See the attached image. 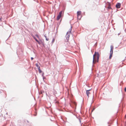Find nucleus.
Listing matches in <instances>:
<instances>
[{"instance_id":"f257e3e1","label":"nucleus","mask_w":126,"mask_h":126,"mask_svg":"<svg viewBox=\"0 0 126 126\" xmlns=\"http://www.w3.org/2000/svg\"><path fill=\"white\" fill-rule=\"evenodd\" d=\"M99 54L98 52H95L93 55V63H95L96 62H98Z\"/></svg>"},{"instance_id":"f03ea898","label":"nucleus","mask_w":126,"mask_h":126,"mask_svg":"<svg viewBox=\"0 0 126 126\" xmlns=\"http://www.w3.org/2000/svg\"><path fill=\"white\" fill-rule=\"evenodd\" d=\"M77 13L78 19L80 20L81 18V11H78L77 12Z\"/></svg>"},{"instance_id":"7ed1b4c3","label":"nucleus","mask_w":126,"mask_h":126,"mask_svg":"<svg viewBox=\"0 0 126 126\" xmlns=\"http://www.w3.org/2000/svg\"><path fill=\"white\" fill-rule=\"evenodd\" d=\"M62 11H61L59 14L57 16V20H59L62 14Z\"/></svg>"},{"instance_id":"20e7f679","label":"nucleus","mask_w":126,"mask_h":126,"mask_svg":"<svg viewBox=\"0 0 126 126\" xmlns=\"http://www.w3.org/2000/svg\"><path fill=\"white\" fill-rule=\"evenodd\" d=\"M121 4L120 3H118L116 5V7L117 8H120L121 7Z\"/></svg>"},{"instance_id":"39448f33","label":"nucleus","mask_w":126,"mask_h":126,"mask_svg":"<svg viewBox=\"0 0 126 126\" xmlns=\"http://www.w3.org/2000/svg\"><path fill=\"white\" fill-rule=\"evenodd\" d=\"M113 46L111 45L110 46V53H113Z\"/></svg>"},{"instance_id":"423d86ee","label":"nucleus","mask_w":126,"mask_h":126,"mask_svg":"<svg viewBox=\"0 0 126 126\" xmlns=\"http://www.w3.org/2000/svg\"><path fill=\"white\" fill-rule=\"evenodd\" d=\"M90 90H87L86 91V93L88 97L89 96V94H91V93L89 92Z\"/></svg>"},{"instance_id":"0eeeda50","label":"nucleus","mask_w":126,"mask_h":126,"mask_svg":"<svg viewBox=\"0 0 126 126\" xmlns=\"http://www.w3.org/2000/svg\"><path fill=\"white\" fill-rule=\"evenodd\" d=\"M68 32H67L66 34V39L67 41H68L69 40V34H68Z\"/></svg>"},{"instance_id":"6e6552de","label":"nucleus","mask_w":126,"mask_h":126,"mask_svg":"<svg viewBox=\"0 0 126 126\" xmlns=\"http://www.w3.org/2000/svg\"><path fill=\"white\" fill-rule=\"evenodd\" d=\"M112 54H113V53H110V55L109 58V59H111V58L112 56Z\"/></svg>"},{"instance_id":"1a4fd4ad","label":"nucleus","mask_w":126,"mask_h":126,"mask_svg":"<svg viewBox=\"0 0 126 126\" xmlns=\"http://www.w3.org/2000/svg\"><path fill=\"white\" fill-rule=\"evenodd\" d=\"M53 94L54 95H55V94H56L57 93L56 91L55 90H53Z\"/></svg>"},{"instance_id":"9d476101","label":"nucleus","mask_w":126,"mask_h":126,"mask_svg":"<svg viewBox=\"0 0 126 126\" xmlns=\"http://www.w3.org/2000/svg\"><path fill=\"white\" fill-rule=\"evenodd\" d=\"M55 39L54 38H53V40H52V43H53L55 41Z\"/></svg>"},{"instance_id":"9b49d317","label":"nucleus","mask_w":126,"mask_h":126,"mask_svg":"<svg viewBox=\"0 0 126 126\" xmlns=\"http://www.w3.org/2000/svg\"><path fill=\"white\" fill-rule=\"evenodd\" d=\"M35 39V40H36V42H37L39 44H40V42H39L38 41V40H37L35 38H34Z\"/></svg>"},{"instance_id":"f8f14e48","label":"nucleus","mask_w":126,"mask_h":126,"mask_svg":"<svg viewBox=\"0 0 126 126\" xmlns=\"http://www.w3.org/2000/svg\"><path fill=\"white\" fill-rule=\"evenodd\" d=\"M35 65L36 66H37V67H39V65L38 64V63H36L35 64Z\"/></svg>"},{"instance_id":"ddd939ff","label":"nucleus","mask_w":126,"mask_h":126,"mask_svg":"<svg viewBox=\"0 0 126 126\" xmlns=\"http://www.w3.org/2000/svg\"><path fill=\"white\" fill-rule=\"evenodd\" d=\"M46 38V40L47 41H48L49 40V39L48 38H46V36H45Z\"/></svg>"},{"instance_id":"4468645a","label":"nucleus","mask_w":126,"mask_h":126,"mask_svg":"<svg viewBox=\"0 0 126 126\" xmlns=\"http://www.w3.org/2000/svg\"><path fill=\"white\" fill-rule=\"evenodd\" d=\"M108 9H110L111 8V7L110 6H109L108 7Z\"/></svg>"},{"instance_id":"2eb2a0df","label":"nucleus","mask_w":126,"mask_h":126,"mask_svg":"<svg viewBox=\"0 0 126 126\" xmlns=\"http://www.w3.org/2000/svg\"><path fill=\"white\" fill-rule=\"evenodd\" d=\"M39 73H41L42 72V71L40 69L38 70Z\"/></svg>"},{"instance_id":"dca6fc26","label":"nucleus","mask_w":126,"mask_h":126,"mask_svg":"<svg viewBox=\"0 0 126 126\" xmlns=\"http://www.w3.org/2000/svg\"><path fill=\"white\" fill-rule=\"evenodd\" d=\"M37 68H38V70H40V66L38 67H37Z\"/></svg>"},{"instance_id":"f3484780","label":"nucleus","mask_w":126,"mask_h":126,"mask_svg":"<svg viewBox=\"0 0 126 126\" xmlns=\"http://www.w3.org/2000/svg\"><path fill=\"white\" fill-rule=\"evenodd\" d=\"M31 59L32 60L33 59V58L32 57H31Z\"/></svg>"},{"instance_id":"a211bd4d","label":"nucleus","mask_w":126,"mask_h":126,"mask_svg":"<svg viewBox=\"0 0 126 126\" xmlns=\"http://www.w3.org/2000/svg\"><path fill=\"white\" fill-rule=\"evenodd\" d=\"M125 91L126 92V87L125 89Z\"/></svg>"},{"instance_id":"6ab92c4d","label":"nucleus","mask_w":126,"mask_h":126,"mask_svg":"<svg viewBox=\"0 0 126 126\" xmlns=\"http://www.w3.org/2000/svg\"><path fill=\"white\" fill-rule=\"evenodd\" d=\"M125 117L126 118V115L125 116Z\"/></svg>"}]
</instances>
